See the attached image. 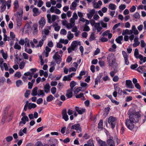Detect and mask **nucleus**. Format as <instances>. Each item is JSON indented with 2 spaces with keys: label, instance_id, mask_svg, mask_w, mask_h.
<instances>
[{
  "label": "nucleus",
  "instance_id": "f257e3e1",
  "mask_svg": "<svg viewBox=\"0 0 146 146\" xmlns=\"http://www.w3.org/2000/svg\"><path fill=\"white\" fill-rule=\"evenodd\" d=\"M129 115V120L133 122L134 123H136L138 122L139 119V118L141 116V115L139 113L137 112H136L135 114L131 113Z\"/></svg>",
  "mask_w": 146,
  "mask_h": 146
},
{
  "label": "nucleus",
  "instance_id": "f03ea898",
  "mask_svg": "<svg viewBox=\"0 0 146 146\" xmlns=\"http://www.w3.org/2000/svg\"><path fill=\"white\" fill-rule=\"evenodd\" d=\"M116 118L112 116H110L108 120V122L111 126V127L113 129L115 127L116 123Z\"/></svg>",
  "mask_w": 146,
  "mask_h": 146
},
{
  "label": "nucleus",
  "instance_id": "7ed1b4c3",
  "mask_svg": "<svg viewBox=\"0 0 146 146\" xmlns=\"http://www.w3.org/2000/svg\"><path fill=\"white\" fill-rule=\"evenodd\" d=\"M133 123H134L133 122L127 119L125 121V124L126 125L129 129L132 130L134 127V125Z\"/></svg>",
  "mask_w": 146,
  "mask_h": 146
},
{
  "label": "nucleus",
  "instance_id": "20e7f679",
  "mask_svg": "<svg viewBox=\"0 0 146 146\" xmlns=\"http://www.w3.org/2000/svg\"><path fill=\"white\" fill-rule=\"evenodd\" d=\"M59 53L58 52H56L53 56V59H54L56 61V63L58 64H59L61 62L62 58L58 54Z\"/></svg>",
  "mask_w": 146,
  "mask_h": 146
},
{
  "label": "nucleus",
  "instance_id": "39448f33",
  "mask_svg": "<svg viewBox=\"0 0 146 146\" xmlns=\"http://www.w3.org/2000/svg\"><path fill=\"white\" fill-rule=\"evenodd\" d=\"M56 15H53L51 17L50 14H47L46 17L48 20V22L51 23L52 21L54 22L56 19Z\"/></svg>",
  "mask_w": 146,
  "mask_h": 146
},
{
  "label": "nucleus",
  "instance_id": "423d86ee",
  "mask_svg": "<svg viewBox=\"0 0 146 146\" xmlns=\"http://www.w3.org/2000/svg\"><path fill=\"white\" fill-rule=\"evenodd\" d=\"M94 25V28L93 29V31L97 30V32L99 33L102 29V27L100 26V24L99 23H96V24Z\"/></svg>",
  "mask_w": 146,
  "mask_h": 146
},
{
  "label": "nucleus",
  "instance_id": "0eeeda50",
  "mask_svg": "<svg viewBox=\"0 0 146 146\" xmlns=\"http://www.w3.org/2000/svg\"><path fill=\"white\" fill-rule=\"evenodd\" d=\"M122 54L124 58L125 64L127 65H128L129 62L128 59V57L125 51H122Z\"/></svg>",
  "mask_w": 146,
  "mask_h": 146
},
{
  "label": "nucleus",
  "instance_id": "6e6552de",
  "mask_svg": "<svg viewBox=\"0 0 146 146\" xmlns=\"http://www.w3.org/2000/svg\"><path fill=\"white\" fill-rule=\"evenodd\" d=\"M89 12V13L87 14V16L88 19H91L95 12V10L94 9L90 10Z\"/></svg>",
  "mask_w": 146,
  "mask_h": 146
},
{
  "label": "nucleus",
  "instance_id": "1a4fd4ad",
  "mask_svg": "<svg viewBox=\"0 0 146 146\" xmlns=\"http://www.w3.org/2000/svg\"><path fill=\"white\" fill-rule=\"evenodd\" d=\"M1 2H2V5L1 7V12H3L5 9L6 7L7 3L6 1L3 0H0Z\"/></svg>",
  "mask_w": 146,
  "mask_h": 146
},
{
  "label": "nucleus",
  "instance_id": "9d476101",
  "mask_svg": "<svg viewBox=\"0 0 146 146\" xmlns=\"http://www.w3.org/2000/svg\"><path fill=\"white\" fill-rule=\"evenodd\" d=\"M75 129L76 130H79L80 132L82 131V129L80 127V125L79 123H76L72 125L71 128V129Z\"/></svg>",
  "mask_w": 146,
  "mask_h": 146
},
{
  "label": "nucleus",
  "instance_id": "9b49d317",
  "mask_svg": "<svg viewBox=\"0 0 146 146\" xmlns=\"http://www.w3.org/2000/svg\"><path fill=\"white\" fill-rule=\"evenodd\" d=\"M62 116L63 118L66 121H67L68 119V116L67 114V111L66 109L62 111Z\"/></svg>",
  "mask_w": 146,
  "mask_h": 146
},
{
  "label": "nucleus",
  "instance_id": "f8f14e48",
  "mask_svg": "<svg viewBox=\"0 0 146 146\" xmlns=\"http://www.w3.org/2000/svg\"><path fill=\"white\" fill-rule=\"evenodd\" d=\"M38 23L40 25V27L42 29L46 23V20L44 17H42L39 21Z\"/></svg>",
  "mask_w": 146,
  "mask_h": 146
},
{
  "label": "nucleus",
  "instance_id": "ddd939ff",
  "mask_svg": "<svg viewBox=\"0 0 146 146\" xmlns=\"http://www.w3.org/2000/svg\"><path fill=\"white\" fill-rule=\"evenodd\" d=\"M126 85L127 87L129 88L133 89L134 87L132 82L130 80H127L126 81Z\"/></svg>",
  "mask_w": 146,
  "mask_h": 146
},
{
  "label": "nucleus",
  "instance_id": "4468645a",
  "mask_svg": "<svg viewBox=\"0 0 146 146\" xmlns=\"http://www.w3.org/2000/svg\"><path fill=\"white\" fill-rule=\"evenodd\" d=\"M116 59L115 57L114 54H110L107 57V61L108 63L110 61Z\"/></svg>",
  "mask_w": 146,
  "mask_h": 146
},
{
  "label": "nucleus",
  "instance_id": "2eb2a0df",
  "mask_svg": "<svg viewBox=\"0 0 146 146\" xmlns=\"http://www.w3.org/2000/svg\"><path fill=\"white\" fill-rule=\"evenodd\" d=\"M107 146H115L114 141L111 139H109L107 141Z\"/></svg>",
  "mask_w": 146,
  "mask_h": 146
},
{
  "label": "nucleus",
  "instance_id": "dca6fc26",
  "mask_svg": "<svg viewBox=\"0 0 146 146\" xmlns=\"http://www.w3.org/2000/svg\"><path fill=\"white\" fill-rule=\"evenodd\" d=\"M137 70L139 72L143 73V72H146V67L145 66H139Z\"/></svg>",
  "mask_w": 146,
  "mask_h": 146
},
{
  "label": "nucleus",
  "instance_id": "f3484780",
  "mask_svg": "<svg viewBox=\"0 0 146 146\" xmlns=\"http://www.w3.org/2000/svg\"><path fill=\"white\" fill-rule=\"evenodd\" d=\"M75 110L77 111L79 114H82L83 113L85 112L86 110L85 109L82 108L81 109H79V108L78 107H75Z\"/></svg>",
  "mask_w": 146,
  "mask_h": 146
},
{
  "label": "nucleus",
  "instance_id": "a211bd4d",
  "mask_svg": "<svg viewBox=\"0 0 146 146\" xmlns=\"http://www.w3.org/2000/svg\"><path fill=\"white\" fill-rule=\"evenodd\" d=\"M78 45H81L80 41H74L72 42L71 45V46L74 48H76L78 47Z\"/></svg>",
  "mask_w": 146,
  "mask_h": 146
},
{
  "label": "nucleus",
  "instance_id": "6ab92c4d",
  "mask_svg": "<svg viewBox=\"0 0 146 146\" xmlns=\"http://www.w3.org/2000/svg\"><path fill=\"white\" fill-rule=\"evenodd\" d=\"M50 87L49 83H46L44 87V92L46 93H48L50 91Z\"/></svg>",
  "mask_w": 146,
  "mask_h": 146
},
{
  "label": "nucleus",
  "instance_id": "aec40b11",
  "mask_svg": "<svg viewBox=\"0 0 146 146\" xmlns=\"http://www.w3.org/2000/svg\"><path fill=\"white\" fill-rule=\"evenodd\" d=\"M38 10V9L36 7H34L33 9V16H37L40 14V12H39Z\"/></svg>",
  "mask_w": 146,
  "mask_h": 146
},
{
  "label": "nucleus",
  "instance_id": "412c9836",
  "mask_svg": "<svg viewBox=\"0 0 146 146\" xmlns=\"http://www.w3.org/2000/svg\"><path fill=\"white\" fill-rule=\"evenodd\" d=\"M72 91L73 90H71L69 89L67 91V92L66 94V96L68 98H71L72 96Z\"/></svg>",
  "mask_w": 146,
  "mask_h": 146
},
{
  "label": "nucleus",
  "instance_id": "4be33fe9",
  "mask_svg": "<svg viewBox=\"0 0 146 146\" xmlns=\"http://www.w3.org/2000/svg\"><path fill=\"white\" fill-rule=\"evenodd\" d=\"M98 141L99 146H106L107 143H106L105 141H103L100 139H99Z\"/></svg>",
  "mask_w": 146,
  "mask_h": 146
},
{
  "label": "nucleus",
  "instance_id": "5701e85b",
  "mask_svg": "<svg viewBox=\"0 0 146 146\" xmlns=\"http://www.w3.org/2000/svg\"><path fill=\"white\" fill-rule=\"evenodd\" d=\"M38 88L37 87H35L32 90L31 94L32 96H35L37 95V92Z\"/></svg>",
  "mask_w": 146,
  "mask_h": 146
},
{
  "label": "nucleus",
  "instance_id": "b1692460",
  "mask_svg": "<svg viewBox=\"0 0 146 146\" xmlns=\"http://www.w3.org/2000/svg\"><path fill=\"white\" fill-rule=\"evenodd\" d=\"M36 105L34 103H29L28 106V109L31 110V108H34L36 107Z\"/></svg>",
  "mask_w": 146,
  "mask_h": 146
},
{
  "label": "nucleus",
  "instance_id": "393cba45",
  "mask_svg": "<svg viewBox=\"0 0 146 146\" xmlns=\"http://www.w3.org/2000/svg\"><path fill=\"white\" fill-rule=\"evenodd\" d=\"M76 83L74 81H72L70 84V88L69 89L71 90H73L74 87L76 85Z\"/></svg>",
  "mask_w": 146,
  "mask_h": 146
},
{
  "label": "nucleus",
  "instance_id": "a878e982",
  "mask_svg": "<svg viewBox=\"0 0 146 146\" xmlns=\"http://www.w3.org/2000/svg\"><path fill=\"white\" fill-rule=\"evenodd\" d=\"M116 6L114 4L110 3L109 5V8L111 10H115L116 9Z\"/></svg>",
  "mask_w": 146,
  "mask_h": 146
},
{
  "label": "nucleus",
  "instance_id": "bb28decb",
  "mask_svg": "<svg viewBox=\"0 0 146 146\" xmlns=\"http://www.w3.org/2000/svg\"><path fill=\"white\" fill-rule=\"evenodd\" d=\"M2 66L3 68L2 69H1L2 70H3L4 68L5 71L8 70L9 68L6 63H4L2 65Z\"/></svg>",
  "mask_w": 146,
  "mask_h": 146
},
{
  "label": "nucleus",
  "instance_id": "cd10ccee",
  "mask_svg": "<svg viewBox=\"0 0 146 146\" xmlns=\"http://www.w3.org/2000/svg\"><path fill=\"white\" fill-rule=\"evenodd\" d=\"M26 116L24 117H23L21 118V121H20V122L19 123V125H21V123H23V124H25V123H26Z\"/></svg>",
  "mask_w": 146,
  "mask_h": 146
},
{
  "label": "nucleus",
  "instance_id": "c85d7f7f",
  "mask_svg": "<svg viewBox=\"0 0 146 146\" xmlns=\"http://www.w3.org/2000/svg\"><path fill=\"white\" fill-rule=\"evenodd\" d=\"M139 58L141 61L143 60V62H145L146 61V57H144L143 58V56L141 54L139 55Z\"/></svg>",
  "mask_w": 146,
  "mask_h": 146
},
{
  "label": "nucleus",
  "instance_id": "c756f323",
  "mask_svg": "<svg viewBox=\"0 0 146 146\" xmlns=\"http://www.w3.org/2000/svg\"><path fill=\"white\" fill-rule=\"evenodd\" d=\"M37 95L39 96L41 95H42V96H44L45 95V94L44 93L43 90H38V93Z\"/></svg>",
  "mask_w": 146,
  "mask_h": 146
},
{
  "label": "nucleus",
  "instance_id": "7c9ffc66",
  "mask_svg": "<svg viewBox=\"0 0 146 146\" xmlns=\"http://www.w3.org/2000/svg\"><path fill=\"white\" fill-rule=\"evenodd\" d=\"M103 121L102 120H100L98 124V127L99 129H102L103 128Z\"/></svg>",
  "mask_w": 146,
  "mask_h": 146
},
{
  "label": "nucleus",
  "instance_id": "2f4dec72",
  "mask_svg": "<svg viewBox=\"0 0 146 146\" xmlns=\"http://www.w3.org/2000/svg\"><path fill=\"white\" fill-rule=\"evenodd\" d=\"M71 80V78L69 75L67 76H65L63 77V80L64 81H69Z\"/></svg>",
  "mask_w": 146,
  "mask_h": 146
},
{
  "label": "nucleus",
  "instance_id": "473e14b6",
  "mask_svg": "<svg viewBox=\"0 0 146 146\" xmlns=\"http://www.w3.org/2000/svg\"><path fill=\"white\" fill-rule=\"evenodd\" d=\"M75 49V48L71 46H70L67 49L68 53H70L72 51L74 50Z\"/></svg>",
  "mask_w": 146,
  "mask_h": 146
},
{
  "label": "nucleus",
  "instance_id": "72a5a7b5",
  "mask_svg": "<svg viewBox=\"0 0 146 146\" xmlns=\"http://www.w3.org/2000/svg\"><path fill=\"white\" fill-rule=\"evenodd\" d=\"M139 54V53L138 49L137 48L135 49L134 51V55L136 58H139V56H137Z\"/></svg>",
  "mask_w": 146,
  "mask_h": 146
},
{
  "label": "nucleus",
  "instance_id": "f704fd0d",
  "mask_svg": "<svg viewBox=\"0 0 146 146\" xmlns=\"http://www.w3.org/2000/svg\"><path fill=\"white\" fill-rule=\"evenodd\" d=\"M6 79L4 77L0 78V85L3 84L5 82Z\"/></svg>",
  "mask_w": 146,
  "mask_h": 146
},
{
  "label": "nucleus",
  "instance_id": "c9c22d12",
  "mask_svg": "<svg viewBox=\"0 0 146 146\" xmlns=\"http://www.w3.org/2000/svg\"><path fill=\"white\" fill-rule=\"evenodd\" d=\"M30 92H31L29 90H27L24 94L25 97L26 98H28L29 97V96L30 94Z\"/></svg>",
  "mask_w": 146,
  "mask_h": 146
},
{
  "label": "nucleus",
  "instance_id": "e433bc0d",
  "mask_svg": "<svg viewBox=\"0 0 146 146\" xmlns=\"http://www.w3.org/2000/svg\"><path fill=\"white\" fill-rule=\"evenodd\" d=\"M53 97L51 95H50L46 98V100L48 102H51L53 100Z\"/></svg>",
  "mask_w": 146,
  "mask_h": 146
},
{
  "label": "nucleus",
  "instance_id": "4c0bfd02",
  "mask_svg": "<svg viewBox=\"0 0 146 146\" xmlns=\"http://www.w3.org/2000/svg\"><path fill=\"white\" fill-rule=\"evenodd\" d=\"M22 12H17V19H19L20 18L21 19L22 18Z\"/></svg>",
  "mask_w": 146,
  "mask_h": 146
},
{
  "label": "nucleus",
  "instance_id": "58836bf2",
  "mask_svg": "<svg viewBox=\"0 0 146 146\" xmlns=\"http://www.w3.org/2000/svg\"><path fill=\"white\" fill-rule=\"evenodd\" d=\"M14 48L15 49L20 50L21 48V46L18 45L17 42H16L14 46Z\"/></svg>",
  "mask_w": 146,
  "mask_h": 146
},
{
  "label": "nucleus",
  "instance_id": "ea45409f",
  "mask_svg": "<svg viewBox=\"0 0 146 146\" xmlns=\"http://www.w3.org/2000/svg\"><path fill=\"white\" fill-rule=\"evenodd\" d=\"M16 20L17 21V26L18 27L20 26L21 25L22 19H21L20 18L19 19H16Z\"/></svg>",
  "mask_w": 146,
  "mask_h": 146
},
{
  "label": "nucleus",
  "instance_id": "a19ab883",
  "mask_svg": "<svg viewBox=\"0 0 146 146\" xmlns=\"http://www.w3.org/2000/svg\"><path fill=\"white\" fill-rule=\"evenodd\" d=\"M5 139L7 142H9L13 140V137L11 136H8Z\"/></svg>",
  "mask_w": 146,
  "mask_h": 146
},
{
  "label": "nucleus",
  "instance_id": "79ce46f5",
  "mask_svg": "<svg viewBox=\"0 0 146 146\" xmlns=\"http://www.w3.org/2000/svg\"><path fill=\"white\" fill-rule=\"evenodd\" d=\"M95 33H93L91 35L90 38V40L92 41V40H94L95 39V38L94 36Z\"/></svg>",
  "mask_w": 146,
  "mask_h": 146
},
{
  "label": "nucleus",
  "instance_id": "37998d69",
  "mask_svg": "<svg viewBox=\"0 0 146 146\" xmlns=\"http://www.w3.org/2000/svg\"><path fill=\"white\" fill-rule=\"evenodd\" d=\"M115 61L116 59L114 60H112V61L108 62L109 66L111 67H113L114 66V64L115 63Z\"/></svg>",
  "mask_w": 146,
  "mask_h": 146
},
{
  "label": "nucleus",
  "instance_id": "c03bdc74",
  "mask_svg": "<svg viewBox=\"0 0 146 146\" xmlns=\"http://www.w3.org/2000/svg\"><path fill=\"white\" fill-rule=\"evenodd\" d=\"M44 145L40 141H38L35 143L34 146H44Z\"/></svg>",
  "mask_w": 146,
  "mask_h": 146
},
{
  "label": "nucleus",
  "instance_id": "a18cd8bd",
  "mask_svg": "<svg viewBox=\"0 0 146 146\" xmlns=\"http://www.w3.org/2000/svg\"><path fill=\"white\" fill-rule=\"evenodd\" d=\"M14 8H18L19 7L18 1L17 0H15L14 3Z\"/></svg>",
  "mask_w": 146,
  "mask_h": 146
},
{
  "label": "nucleus",
  "instance_id": "49530a36",
  "mask_svg": "<svg viewBox=\"0 0 146 146\" xmlns=\"http://www.w3.org/2000/svg\"><path fill=\"white\" fill-rule=\"evenodd\" d=\"M129 30L128 29H126L125 30H123L122 32V34L123 35H129Z\"/></svg>",
  "mask_w": 146,
  "mask_h": 146
},
{
  "label": "nucleus",
  "instance_id": "de8ad7c7",
  "mask_svg": "<svg viewBox=\"0 0 146 146\" xmlns=\"http://www.w3.org/2000/svg\"><path fill=\"white\" fill-rule=\"evenodd\" d=\"M16 84L17 87H19L22 84L23 82L21 80H19L17 81Z\"/></svg>",
  "mask_w": 146,
  "mask_h": 146
},
{
  "label": "nucleus",
  "instance_id": "09e8293b",
  "mask_svg": "<svg viewBox=\"0 0 146 146\" xmlns=\"http://www.w3.org/2000/svg\"><path fill=\"white\" fill-rule=\"evenodd\" d=\"M25 50L26 52H27V53L29 54H31L32 52V51L31 49L29 48V49H28L26 46L25 47Z\"/></svg>",
  "mask_w": 146,
  "mask_h": 146
},
{
  "label": "nucleus",
  "instance_id": "8fccbe9b",
  "mask_svg": "<svg viewBox=\"0 0 146 146\" xmlns=\"http://www.w3.org/2000/svg\"><path fill=\"white\" fill-rule=\"evenodd\" d=\"M51 91L52 94H54L56 92V88L55 87H52L51 89Z\"/></svg>",
  "mask_w": 146,
  "mask_h": 146
},
{
  "label": "nucleus",
  "instance_id": "3c124183",
  "mask_svg": "<svg viewBox=\"0 0 146 146\" xmlns=\"http://www.w3.org/2000/svg\"><path fill=\"white\" fill-rule=\"evenodd\" d=\"M76 97L77 98H84V94L82 93H80V94H78L76 96Z\"/></svg>",
  "mask_w": 146,
  "mask_h": 146
},
{
  "label": "nucleus",
  "instance_id": "603ef678",
  "mask_svg": "<svg viewBox=\"0 0 146 146\" xmlns=\"http://www.w3.org/2000/svg\"><path fill=\"white\" fill-rule=\"evenodd\" d=\"M133 17L135 19H139L140 17V15L138 13L136 12L133 15Z\"/></svg>",
  "mask_w": 146,
  "mask_h": 146
},
{
  "label": "nucleus",
  "instance_id": "864d4df0",
  "mask_svg": "<svg viewBox=\"0 0 146 146\" xmlns=\"http://www.w3.org/2000/svg\"><path fill=\"white\" fill-rule=\"evenodd\" d=\"M90 30L89 26L87 25H84L83 29V31H88Z\"/></svg>",
  "mask_w": 146,
  "mask_h": 146
},
{
  "label": "nucleus",
  "instance_id": "5fc2aeb1",
  "mask_svg": "<svg viewBox=\"0 0 146 146\" xmlns=\"http://www.w3.org/2000/svg\"><path fill=\"white\" fill-rule=\"evenodd\" d=\"M66 33H67L66 31L64 29H62L60 31V34H61L65 35H66Z\"/></svg>",
  "mask_w": 146,
  "mask_h": 146
},
{
  "label": "nucleus",
  "instance_id": "6e6d98bb",
  "mask_svg": "<svg viewBox=\"0 0 146 146\" xmlns=\"http://www.w3.org/2000/svg\"><path fill=\"white\" fill-rule=\"evenodd\" d=\"M25 63L23 62H22L19 65V68L21 69H22L24 67Z\"/></svg>",
  "mask_w": 146,
  "mask_h": 146
},
{
  "label": "nucleus",
  "instance_id": "4d7b16f0",
  "mask_svg": "<svg viewBox=\"0 0 146 146\" xmlns=\"http://www.w3.org/2000/svg\"><path fill=\"white\" fill-rule=\"evenodd\" d=\"M89 146H94L93 141L90 140H89L88 142Z\"/></svg>",
  "mask_w": 146,
  "mask_h": 146
},
{
  "label": "nucleus",
  "instance_id": "13d9d810",
  "mask_svg": "<svg viewBox=\"0 0 146 146\" xmlns=\"http://www.w3.org/2000/svg\"><path fill=\"white\" fill-rule=\"evenodd\" d=\"M138 66L137 64H132L130 66V68L131 69H134L136 68Z\"/></svg>",
  "mask_w": 146,
  "mask_h": 146
},
{
  "label": "nucleus",
  "instance_id": "bf43d9fd",
  "mask_svg": "<svg viewBox=\"0 0 146 146\" xmlns=\"http://www.w3.org/2000/svg\"><path fill=\"white\" fill-rule=\"evenodd\" d=\"M82 88L81 87H79L78 88L76 89L74 92V93L75 94H77L80 91H81L82 90Z\"/></svg>",
  "mask_w": 146,
  "mask_h": 146
},
{
  "label": "nucleus",
  "instance_id": "052dcab7",
  "mask_svg": "<svg viewBox=\"0 0 146 146\" xmlns=\"http://www.w3.org/2000/svg\"><path fill=\"white\" fill-rule=\"evenodd\" d=\"M136 9V7L135 6H132L130 8L129 10L131 12H133L135 11Z\"/></svg>",
  "mask_w": 146,
  "mask_h": 146
},
{
  "label": "nucleus",
  "instance_id": "680f3d73",
  "mask_svg": "<svg viewBox=\"0 0 146 146\" xmlns=\"http://www.w3.org/2000/svg\"><path fill=\"white\" fill-rule=\"evenodd\" d=\"M69 40H70L74 37V35L73 34H70V35H68L67 36Z\"/></svg>",
  "mask_w": 146,
  "mask_h": 146
},
{
  "label": "nucleus",
  "instance_id": "e2e57ef3",
  "mask_svg": "<svg viewBox=\"0 0 146 146\" xmlns=\"http://www.w3.org/2000/svg\"><path fill=\"white\" fill-rule=\"evenodd\" d=\"M114 89L115 91L117 90L118 89L121 90L120 88L118 87V85L117 84H114Z\"/></svg>",
  "mask_w": 146,
  "mask_h": 146
},
{
  "label": "nucleus",
  "instance_id": "0e129e2a",
  "mask_svg": "<svg viewBox=\"0 0 146 146\" xmlns=\"http://www.w3.org/2000/svg\"><path fill=\"white\" fill-rule=\"evenodd\" d=\"M93 7L95 9H97L100 8L99 5H98V3H95L94 4Z\"/></svg>",
  "mask_w": 146,
  "mask_h": 146
},
{
  "label": "nucleus",
  "instance_id": "69168bd1",
  "mask_svg": "<svg viewBox=\"0 0 146 146\" xmlns=\"http://www.w3.org/2000/svg\"><path fill=\"white\" fill-rule=\"evenodd\" d=\"M43 2L42 1L40 0L38 1L37 3V6L38 7H40L43 5Z\"/></svg>",
  "mask_w": 146,
  "mask_h": 146
},
{
  "label": "nucleus",
  "instance_id": "338daca9",
  "mask_svg": "<svg viewBox=\"0 0 146 146\" xmlns=\"http://www.w3.org/2000/svg\"><path fill=\"white\" fill-rule=\"evenodd\" d=\"M121 25L120 23H118L117 24H115L113 27L112 28V29L113 30H115L119 26Z\"/></svg>",
  "mask_w": 146,
  "mask_h": 146
},
{
  "label": "nucleus",
  "instance_id": "774afa93",
  "mask_svg": "<svg viewBox=\"0 0 146 146\" xmlns=\"http://www.w3.org/2000/svg\"><path fill=\"white\" fill-rule=\"evenodd\" d=\"M42 98H39L37 100L36 102V103L38 104H39L41 103H42Z\"/></svg>",
  "mask_w": 146,
  "mask_h": 146
}]
</instances>
